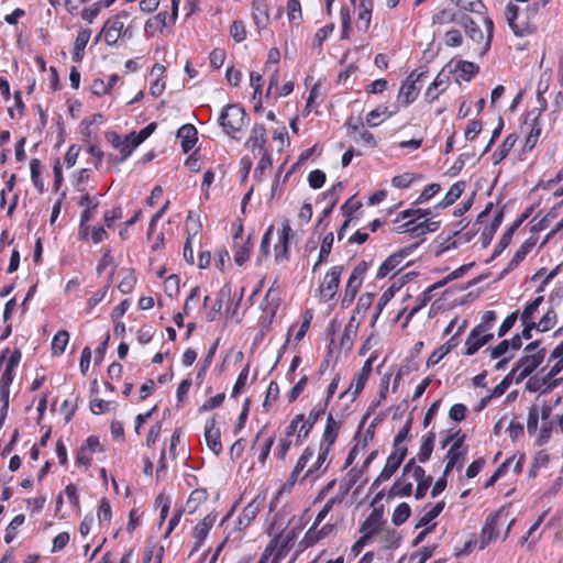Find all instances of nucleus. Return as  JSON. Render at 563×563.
<instances>
[{
  "instance_id": "obj_1",
  "label": "nucleus",
  "mask_w": 563,
  "mask_h": 563,
  "mask_svg": "<svg viewBox=\"0 0 563 563\" xmlns=\"http://www.w3.org/2000/svg\"><path fill=\"white\" fill-rule=\"evenodd\" d=\"M267 533L273 537L266 545L258 563H279L288 552L289 545L297 538V532L292 529L287 531V525L277 526V520L272 521Z\"/></svg>"
},
{
  "instance_id": "obj_2",
  "label": "nucleus",
  "mask_w": 563,
  "mask_h": 563,
  "mask_svg": "<svg viewBox=\"0 0 563 563\" xmlns=\"http://www.w3.org/2000/svg\"><path fill=\"white\" fill-rule=\"evenodd\" d=\"M485 31H483L475 21L468 15H461L460 27H462L472 42V49L479 55H484L490 47L494 23L492 19H483Z\"/></svg>"
},
{
  "instance_id": "obj_3",
  "label": "nucleus",
  "mask_w": 563,
  "mask_h": 563,
  "mask_svg": "<svg viewBox=\"0 0 563 563\" xmlns=\"http://www.w3.org/2000/svg\"><path fill=\"white\" fill-rule=\"evenodd\" d=\"M540 341H533L525 347V355L519 358L512 372L520 371L516 377V383H521L536 368L540 366L545 356V349L538 350Z\"/></svg>"
},
{
  "instance_id": "obj_4",
  "label": "nucleus",
  "mask_w": 563,
  "mask_h": 563,
  "mask_svg": "<svg viewBox=\"0 0 563 563\" xmlns=\"http://www.w3.org/2000/svg\"><path fill=\"white\" fill-rule=\"evenodd\" d=\"M218 122L228 135L235 137L234 134L242 131L249 119L242 107L229 104L222 109Z\"/></svg>"
},
{
  "instance_id": "obj_5",
  "label": "nucleus",
  "mask_w": 563,
  "mask_h": 563,
  "mask_svg": "<svg viewBox=\"0 0 563 563\" xmlns=\"http://www.w3.org/2000/svg\"><path fill=\"white\" fill-rule=\"evenodd\" d=\"M129 18V13L126 11H122L120 14L115 15L112 19H109L103 29L102 34L104 36V41L109 46H113L118 43V41L128 35L131 37V33L129 32V27L125 26V20Z\"/></svg>"
},
{
  "instance_id": "obj_6",
  "label": "nucleus",
  "mask_w": 563,
  "mask_h": 563,
  "mask_svg": "<svg viewBox=\"0 0 563 563\" xmlns=\"http://www.w3.org/2000/svg\"><path fill=\"white\" fill-rule=\"evenodd\" d=\"M343 272L342 265L332 266L324 275L322 283L319 286V297L323 301L331 300L338 291L341 275Z\"/></svg>"
},
{
  "instance_id": "obj_7",
  "label": "nucleus",
  "mask_w": 563,
  "mask_h": 563,
  "mask_svg": "<svg viewBox=\"0 0 563 563\" xmlns=\"http://www.w3.org/2000/svg\"><path fill=\"white\" fill-rule=\"evenodd\" d=\"M408 449H397L387 457L384 468L372 484V489L378 487L382 483L387 482L397 472L401 463L407 456Z\"/></svg>"
},
{
  "instance_id": "obj_8",
  "label": "nucleus",
  "mask_w": 563,
  "mask_h": 563,
  "mask_svg": "<svg viewBox=\"0 0 563 563\" xmlns=\"http://www.w3.org/2000/svg\"><path fill=\"white\" fill-rule=\"evenodd\" d=\"M430 213L431 212L429 210H405L400 213V217L402 219H407L412 214H417V218L416 220L405 222L400 228L402 229L404 232H411L416 233L417 235L423 234L427 231H432L433 229L429 228L427 218Z\"/></svg>"
},
{
  "instance_id": "obj_9",
  "label": "nucleus",
  "mask_w": 563,
  "mask_h": 563,
  "mask_svg": "<svg viewBox=\"0 0 563 563\" xmlns=\"http://www.w3.org/2000/svg\"><path fill=\"white\" fill-rule=\"evenodd\" d=\"M423 76L424 73H417L415 70L402 82L398 92V100L405 106L412 103L418 97L421 89V85H418V82Z\"/></svg>"
},
{
  "instance_id": "obj_10",
  "label": "nucleus",
  "mask_w": 563,
  "mask_h": 563,
  "mask_svg": "<svg viewBox=\"0 0 563 563\" xmlns=\"http://www.w3.org/2000/svg\"><path fill=\"white\" fill-rule=\"evenodd\" d=\"M266 501V496L264 494H258L250 501L243 509L242 514L239 516L236 521V528L239 530H243L247 528L251 522L256 518L258 512L262 510Z\"/></svg>"
},
{
  "instance_id": "obj_11",
  "label": "nucleus",
  "mask_w": 563,
  "mask_h": 563,
  "mask_svg": "<svg viewBox=\"0 0 563 563\" xmlns=\"http://www.w3.org/2000/svg\"><path fill=\"white\" fill-rule=\"evenodd\" d=\"M367 271V264L365 262L360 263L350 275L345 289H344V297L343 302L351 303L358 289L361 288L363 284V279L365 276V273Z\"/></svg>"
},
{
  "instance_id": "obj_12",
  "label": "nucleus",
  "mask_w": 563,
  "mask_h": 563,
  "mask_svg": "<svg viewBox=\"0 0 563 563\" xmlns=\"http://www.w3.org/2000/svg\"><path fill=\"white\" fill-rule=\"evenodd\" d=\"M506 518L501 512H496L486 519L481 533V549H484L487 544L497 539L498 528L504 526Z\"/></svg>"
},
{
  "instance_id": "obj_13",
  "label": "nucleus",
  "mask_w": 563,
  "mask_h": 563,
  "mask_svg": "<svg viewBox=\"0 0 563 563\" xmlns=\"http://www.w3.org/2000/svg\"><path fill=\"white\" fill-rule=\"evenodd\" d=\"M505 16L515 35L523 36L532 32L531 25L519 15V7L509 2L505 10Z\"/></svg>"
},
{
  "instance_id": "obj_14",
  "label": "nucleus",
  "mask_w": 563,
  "mask_h": 563,
  "mask_svg": "<svg viewBox=\"0 0 563 563\" xmlns=\"http://www.w3.org/2000/svg\"><path fill=\"white\" fill-rule=\"evenodd\" d=\"M493 338L494 334L485 332L483 327H475L465 341V354L468 356L474 355L482 346L490 342Z\"/></svg>"
},
{
  "instance_id": "obj_15",
  "label": "nucleus",
  "mask_w": 563,
  "mask_h": 563,
  "mask_svg": "<svg viewBox=\"0 0 563 563\" xmlns=\"http://www.w3.org/2000/svg\"><path fill=\"white\" fill-rule=\"evenodd\" d=\"M383 515L378 510H373L372 514L363 521L360 528V532L363 537L371 540L375 534L383 531L384 526Z\"/></svg>"
},
{
  "instance_id": "obj_16",
  "label": "nucleus",
  "mask_w": 563,
  "mask_h": 563,
  "mask_svg": "<svg viewBox=\"0 0 563 563\" xmlns=\"http://www.w3.org/2000/svg\"><path fill=\"white\" fill-rule=\"evenodd\" d=\"M407 251H399L388 256L383 264L379 266L377 272V278H384L390 273H397L402 268V262L408 256Z\"/></svg>"
},
{
  "instance_id": "obj_17",
  "label": "nucleus",
  "mask_w": 563,
  "mask_h": 563,
  "mask_svg": "<svg viewBox=\"0 0 563 563\" xmlns=\"http://www.w3.org/2000/svg\"><path fill=\"white\" fill-rule=\"evenodd\" d=\"M291 228L288 220H285L282 225V233L278 243L275 245V261L283 262L289 258V238L291 235Z\"/></svg>"
},
{
  "instance_id": "obj_18",
  "label": "nucleus",
  "mask_w": 563,
  "mask_h": 563,
  "mask_svg": "<svg viewBox=\"0 0 563 563\" xmlns=\"http://www.w3.org/2000/svg\"><path fill=\"white\" fill-rule=\"evenodd\" d=\"M279 305H280L279 294L276 289L271 287L267 290V292L261 303V309L265 314L264 318H265L266 322L272 323L273 319L276 316Z\"/></svg>"
},
{
  "instance_id": "obj_19",
  "label": "nucleus",
  "mask_w": 563,
  "mask_h": 563,
  "mask_svg": "<svg viewBox=\"0 0 563 563\" xmlns=\"http://www.w3.org/2000/svg\"><path fill=\"white\" fill-rule=\"evenodd\" d=\"M205 438L208 448L216 454L219 455L222 451V444L220 441V430L216 427V420L210 419L207 421L205 427Z\"/></svg>"
},
{
  "instance_id": "obj_20",
  "label": "nucleus",
  "mask_w": 563,
  "mask_h": 563,
  "mask_svg": "<svg viewBox=\"0 0 563 563\" xmlns=\"http://www.w3.org/2000/svg\"><path fill=\"white\" fill-rule=\"evenodd\" d=\"M274 13L275 11L269 12L266 0H253V19L258 29H265L271 15L274 18Z\"/></svg>"
},
{
  "instance_id": "obj_21",
  "label": "nucleus",
  "mask_w": 563,
  "mask_h": 563,
  "mask_svg": "<svg viewBox=\"0 0 563 563\" xmlns=\"http://www.w3.org/2000/svg\"><path fill=\"white\" fill-rule=\"evenodd\" d=\"M325 408H327V402H324L323 405L319 404L314 408H312V410L309 412V416H308L307 420H305L302 418V424L299 428V433L297 435L298 440H302V439H306L308 437V434H309L310 430L312 429L313 424L324 413Z\"/></svg>"
},
{
  "instance_id": "obj_22",
  "label": "nucleus",
  "mask_w": 563,
  "mask_h": 563,
  "mask_svg": "<svg viewBox=\"0 0 563 563\" xmlns=\"http://www.w3.org/2000/svg\"><path fill=\"white\" fill-rule=\"evenodd\" d=\"M216 522V515L209 514L207 515L202 521L198 522L194 528L192 536L196 539L195 550H197L202 542L206 540L209 531L213 527Z\"/></svg>"
},
{
  "instance_id": "obj_23",
  "label": "nucleus",
  "mask_w": 563,
  "mask_h": 563,
  "mask_svg": "<svg viewBox=\"0 0 563 563\" xmlns=\"http://www.w3.org/2000/svg\"><path fill=\"white\" fill-rule=\"evenodd\" d=\"M78 203L80 207L85 208L80 214V229L82 231L85 229V223L92 219V212L99 206L100 201L98 197L91 198L88 194H85L81 196Z\"/></svg>"
},
{
  "instance_id": "obj_24",
  "label": "nucleus",
  "mask_w": 563,
  "mask_h": 563,
  "mask_svg": "<svg viewBox=\"0 0 563 563\" xmlns=\"http://www.w3.org/2000/svg\"><path fill=\"white\" fill-rule=\"evenodd\" d=\"M177 137L181 140V148L187 153L197 142V129L192 124H184L179 128Z\"/></svg>"
},
{
  "instance_id": "obj_25",
  "label": "nucleus",
  "mask_w": 563,
  "mask_h": 563,
  "mask_svg": "<svg viewBox=\"0 0 563 563\" xmlns=\"http://www.w3.org/2000/svg\"><path fill=\"white\" fill-rule=\"evenodd\" d=\"M266 143V129L263 124H255L251 131V135L246 141V146H250L252 151L258 150L260 153L264 151Z\"/></svg>"
},
{
  "instance_id": "obj_26",
  "label": "nucleus",
  "mask_w": 563,
  "mask_h": 563,
  "mask_svg": "<svg viewBox=\"0 0 563 563\" xmlns=\"http://www.w3.org/2000/svg\"><path fill=\"white\" fill-rule=\"evenodd\" d=\"M372 9H373L372 0H360L357 29L362 32H366L369 27L371 18H372Z\"/></svg>"
},
{
  "instance_id": "obj_27",
  "label": "nucleus",
  "mask_w": 563,
  "mask_h": 563,
  "mask_svg": "<svg viewBox=\"0 0 563 563\" xmlns=\"http://www.w3.org/2000/svg\"><path fill=\"white\" fill-rule=\"evenodd\" d=\"M534 242L531 239L523 242L510 260L508 266L503 271L501 275H506L515 267H517L526 258L527 254L532 250Z\"/></svg>"
},
{
  "instance_id": "obj_28",
  "label": "nucleus",
  "mask_w": 563,
  "mask_h": 563,
  "mask_svg": "<svg viewBox=\"0 0 563 563\" xmlns=\"http://www.w3.org/2000/svg\"><path fill=\"white\" fill-rule=\"evenodd\" d=\"M461 13H456L450 9H443L433 14L432 16V24L433 25H448V24H454L456 26H460V19Z\"/></svg>"
},
{
  "instance_id": "obj_29",
  "label": "nucleus",
  "mask_w": 563,
  "mask_h": 563,
  "mask_svg": "<svg viewBox=\"0 0 563 563\" xmlns=\"http://www.w3.org/2000/svg\"><path fill=\"white\" fill-rule=\"evenodd\" d=\"M339 430H340V423L334 420L332 415H329L327 418L321 444L329 445V449L331 450V446L333 445V443L336 440Z\"/></svg>"
},
{
  "instance_id": "obj_30",
  "label": "nucleus",
  "mask_w": 563,
  "mask_h": 563,
  "mask_svg": "<svg viewBox=\"0 0 563 563\" xmlns=\"http://www.w3.org/2000/svg\"><path fill=\"white\" fill-rule=\"evenodd\" d=\"M333 241H334V235L332 232H329L322 240V243L320 245V250H319V255H318V260L317 262L314 263V265L312 266V272L314 273L318 267L325 263L329 258V255L331 253V250H332V245H333Z\"/></svg>"
},
{
  "instance_id": "obj_31",
  "label": "nucleus",
  "mask_w": 563,
  "mask_h": 563,
  "mask_svg": "<svg viewBox=\"0 0 563 563\" xmlns=\"http://www.w3.org/2000/svg\"><path fill=\"white\" fill-rule=\"evenodd\" d=\"M91 32L89 30H82L78 32L75 43H74V53L73 58L76 62H80L84 56L85 47L87 46Z\"/></svg>"
},
{
  "instance_id": "obj_32",
  "label": "nucleus",
  "mask_w": 563,
  "mask_h": 563,
  "mask_svg": "<svg viewBox=\"0 0 563 563\" xmlns=\"http://www.w3.org/2000/svg\"><path fill=\"white\" fill-rule=\"evenodd\" d=\"M208 498V493L205 488H197L192 490L186 503V510L189 514H194L199 506L205 503Z\"/></svg>"
},
{
  "instance_id": "obj_33",
  "label": "nucleus",
  "mask_w": 563,
  "mask_h": 563,
  "mask_svg": "<svg viewBox=\"0 0 563 563\" xmlns=\"http://www.w3.org/2000/svg\"><path fill=\"white\" fill-rule=\"evenodd\" d=\"M467 454V448H461V441L459 443H452L448 450L445 459L457 464V468H461L464 464L465 456Z\"/></svg>"
},
{
  "instance_id": "obj_34",
  "label": "nucleus",
  "mask_w": 563,
  "mask_h": 563,
  "mask_svg": "<svg viewBox=\"0 0 563 563\" xmlns=\"http://www.w3.org/2000/svg\"><path fill=\"white\" fill-rule=\"evenodd\" d=\"M516 141H517V137L514 134H509L503 141V143L499 145V147L493 155L494 164H498L499 162H501L504 158L507 157V155L509 154L511 148L515 146Z\"/></svg>"
},
{
  "instance_id": "obj_35",
  "label": "nucleus",
  "mask_w": 563,
  "mask_h": 563,
  "mask_svg": "<svg viewBox=\"0 0 563 563\" xmlns=\"http://www.w3.org/2000/svg\"><path fill=\"white\" fill-rule=\"evenodd\" d=\"M434 440L435 433L432 431L427 437H424L418 453V461L420 463H426L430 459L433 452Z\"/></svg>"
},
{
  "instance_id": "obj_36",
  "label": "nucleus",
  "mask_w": 563,
  "mask_h": 563,
  "mask_svg": "<svg viewBox=\"0 0 563 563\" xmlns=\"http://www.w3.org/2000/svg\"><path fill=\"white\" fill-rule=\"evenodd\" d=\"M412 493V484L410 482H406L404 479V477L401 476V478L397 479L393 486L390 487L389 492H388V496L389 497H396V496H400V497H408L410 496Z\"/></svg>"
},
{
  "instance_id": "obj_37",
  "label": "nucleus",
  "mask_w": 563,
  "mask_h": 563,
  "mask_svg": "<svg viewBox=\"0 0 563 563\" xmlns=\"http://www.w3.org/2000/svg\"><path fill=\"white\" fill-rule=\"evenodd\" d=\"M464 189H465V183L457 181V183L453 184L452 187L450 188V190L446 192L443 200L440 202V206L443 208H446V207L451 206L452 203H454L461 197Z\"/></svg>"
},
{
  "instance_id": "obj_38",
  "label": "nucleus",
  "mask_w": 563,
  "mask_h": 563,
  "mask_svg": "<svg viewBox=\"0 0 563 563\" xmlns=\"http://www.w3.org/2000/svg\"><path fill=\"white\" fill-rule=\"evenodd\" d=\"M444 501H439L421 516L416 528L428 526L433 519H435L444 508Z\"/></svg>"
},
{
  "instance_id": "obj_39",
  "label": "nucleus",
  "mask_w": 563,
  "mask_h": 563,
  "mask_svg": "<svg viewBox=\"0 0 563 563\" xmlns=\"http://www.w3.org/2000/svg\"><path fill=\"white\" fill-rule=\"evenodd\" d=\"M252 246H253V244L251 242L250 236L242 244H236V250L234 253V262L239 266H242L249 260Z\"/></svg>"
},
{
  "instance_id": "obj_40",
  "label": "nucleus",
  "mask_w": 563,
  "mask_h": 563,
  "mask_svg": "<svg viewBox=\"0 0 563 563\" xmlns=\"http://www.w3.org/2000/svg\"><path fill=\"white\" fill-rule=\"evenodd\" d=\"M455 69L460 73V76L464 80L468 81L478 73L479 68H478L477 65H475L472 62L460 60L456 64V68Z\"/></svg>"
},
{
  "instance_id": "obj_41",
  "label": "nucleus",
  "mask_w": 563,
  "mask_h": 563,
  "mask_svg": "<svg viewBox=\"0 0 563 563\" xmlns=\"http://www.w3.org/2000/svg\"><path fill=\"white\" fill-rule=\"evenodd\" d=\"M394 114V112L388 111L387 106H378L376 109L372 110L366 115V123L371 126H377L382 121L378 119L383 115L389 118Z\"/></svg>"
},
{
  "instance_id": "obj_42",
  "label": "nucleus",
  "mask_w": 563,
  "mask_h": 563,
  "mask_svg": "<svg viewBox=\"0 0 563 563\" xmlns=\"http://www.w3.org/2000/svg\"><path fill=\"white\" fill-rule=\"evenodd\" d=\"M69 341V333L66 330L58 331L52 341V350L54 354L64 353L66 345Z\"/></svg>"
},
{
  "instance_id": "obj_43",
  "label": "nucleus",
  "mask_w": 563,
  "mask_h": 563,
  "mask_svg": "<svg viewBox=\"0 0 563 563\" xmlns=\"http://www.w3.org/2000/svg\"><path fill=\"white\" fill-rule=\"evenodd\" d=\"M411 508L407 503L399 504L393 512L391 521L395 526H400L410 517Z\"/></svg>"
},
{
  "instance_id": "obj_44",
  "label": "nucleus",
  "mask_w": 563,
  "mask_h": 563,
  "mask_svg": "<svg viewBox=\"0 0 563 563\" xmlns=\"http://www.w3.org/2000/svg\"><path fill=\"white\" fill-rule=\"evenodd\" d=\"M443 43L449 47H459L463 44V35L461 30L452 27L443 35Z\"/></svg>"
},
{
  "instance_id": "obj_45",
  "label": "nucleus",
  "mask_w": 563,
  "mask_h": 563,
  "mask_svg": "<svg viewBox=\"0 0 563 563\" xmlns=\"http://www.w3.org/2000/svg\"><path fill=\"white\" fill-rule=\"evenodd\" d=\"M556 323V312L553 309H549L537 324V330L540 332H547L551 330Z\"/></svg>"
},
{
  "instance_id": "obj_46",
  "label": "nucleus",
  "mask_w": 563,
  "mask_h": 563,
  "mask_svg": "<svg viewBox=\"0 0 563 563\" xmlns=\"http://www.w3.org/2000/svg\"><path fill=\"white\" fill-rule=\"evenodd\" d=\"M503 217H504V211L503 210H499L496 216L494 217V220L490 224L489 228H486L483 233H482V238L484 240V244H488L495 232L497 231V229L499 228L501 221H503Z\"/></svg>"
},
{
  "instance_id": "obj_47",
  "label": "nucleus",
  "mask_w": 563,
  "mask_h": 563,
  "mask_svg": "<svg viewBox=\"0 0 563 563\" xmlns=\"http://www.w3.org/2000/svg\"><path fill=\"white\" fill-rule=\"evenodd\" d=\"M368 380L367 377H365L364 375H362L361 373H358L356 375V377L352 380V383L350 384V387L347 390H345L341 397H343L345 394H352V400H354L357 395L363 390L366 382Z\"/></svg>"
},
{
  "instance_id": "obj_48",
  "label": "nucleus",
  "mask_w": 563,
  "mask_h": 563,
  "mask_svg": "<svg viewBox=\"0 0 563 563\" xmlns=\"http://www.w3.org/2000/svg\"><path fill=\"white\" fill-rule=\"evenodd\" d=\"M542 301H543V297L539 296L534 300H532L530 303H528L521 313V322L533 321L534 313L538 311Z\"/></svg>"
},
{
  "instance_id": "obj_49",
  "label": "nucleus",
  "mask_w": 563,
  "mask_h": 563,
  "mask_svg": "<svg viewBox=\"0 0 563 563\" xmlns=\"http://www.w3.org/2000/svg\"><path fill=\"white\" fill-rule=\"evenodd\" d=\"M24 519H25L24 515H18L11 520V522L9 523V526L5 529V534H4L5 543L9 544L15 539V531L19 527H21L23 525Z\"/></svg>"
},
{
  "instance_id": "obj_50",
  "label": "nucleus",
  "mask_w": 563,
  "mask_h": 563,
  "mask_svg": "<svg viewBox=\"0 0 563 563\" xmlns=\"http://www.w3.org/2000/svg\"><path fill=\"white\" fill-rule=\"evenodd\" d=\"M457 8L464 11L479 13L484 8L482 0H451Z\"/></svg>"
},
{
  "instance_id": "obj_51",
  "label": "nucleus",
  "mask_w": 563,
  "mask_h": 563,
  "mask_svg": "<svg viewBox=\"0 0 563 563\" xmlns=\"http://www.w3.org/2000/svg\"><path fill=\"white\" fill-rule=\"evenodd\" d=\"M354 319H351V321L345 325L341 344L342 346H351L353 343L354 338L356 336L357 332V325L354 324Z\"/></svg>"
},
{
  "instance_id": "obj_52",
  "label": "nucleus",
  "mask_w": 563,
  "mask_h": 563,
  "mask_svg": "<svg viewBox=\"0 0 563 563\" xmlns=\"http://www.w3.org/2000/svg\"><path fill=\"white\" fill-rule=\"evenodd\" d=\"M330 449L329 445L320 444V452L314 464L307 471L306 476H309L313 472L318 471L325 463Z\"/></svg>"
},
{
  "instance_id": "obj_53",
  "label": "nucleus",
  "mask_w": 563,
  "mask_h": 563,
  "mask_svg": "<svg viewBox=\"0 0 563 563\" xmlns=\"http://www.w3.org/2000/svg\"><path fill=\"white\" fill-rule=\"evenodd\" d=\"M411 429V420H408L405 426L398 431L396 437L394 438L393 446L394 450L397 449H407L406 446H401L400 444L408 438Z\"/></svg>"
},
{
  "instance_id": "obj_54",
  "label": "nucleus",
  "mask_w": 563,
  "mask_h": 563,
  "mask_svg": "<svg viewBox=\"0 0 563 563\" xmlns=\"http://www.w3.org/2000/svg\"><path fill=\"white\" fill-rule=\"evenodd\" d=\"M325 181V174L320 169H314L309 173L308 183L309 186L313 189H319L323 186Z\"/></svg>"
},
{
  "instance_id": "obj_55",
  "label": "nucleus",
  "mask_w": 563,
  "mask_h": 563,
  "mask_svg": "<svg viewBox=\"0 0 563 563\" xmlns=\"http://www.w3.org/2000/svg\"><path fill=\"white\" fill-rule=\"evenodd\" d=\"M201 229V224L198 219H195L192 213L189 212L187 216V223H186V230H187V239L191 241L194 236L198 234V232Z\"/></svg>"
},
{
  "instance_id": "obj_56",
  "label": "nucleus",
  "mask_w": 563,
  "mask_h": 563,
  "mask_svg": "<svg viewBox=\"0 0 563 563\" xmlns=\"http://www.w3.org/2000/svg\"><path fill=\"white\" fill-rule=\"evenodd\" d=\"M539 410L536 406H532L528 412L527 430L529 434H534L538 429Z\"/></svg>"
},
{
  "instance_id": "obj_57",
  "label": "nucleus",
  "mask_w": 563,
  "mask_h": 563,
  "mask_svg": "<svg viewBox=\"0 0 563 563\" xmlns=\"http://www.w3.org/2000/svg\"><path fill=\"white\" fill-rule=\"evenodd\" d=\"M549 385V380L547 379V377H542V378H539V377H530L526 384V389L531 391V393H534V391H539V390H543L542 387H547Z\"/></svg>"
},
{
  "instance_id": "obj_58",
  "label": "nucleus",
  "mask_w": 563,
  "mask_h": 563,
  "mask_svg": "<svg viewBox=\"0 0 563 563\" xmlns=\"http://www.w3.org/2000/svg\"><path fill=\"white\" fill-rule=\"evenodd\" d=\"M273 229L274 227L271 225L262 238L258 261H261L262 258H266L269 254L271 234L273 232Z\"/></svg>"
},
{
  "instance_id": "obj_59",
  "label": "nucleus",
  "mask_w": 563,
  "mask_h": 563,
  "mask_svg": "<svg viewBox=\"0 0 563 563\" xmlns=\"http://www.w3.org/2000/svg\"><path fill=\"white\" fill-rule=\"evenodd\" d=\"M31 178L36 188L43 190V185L40 183L41 163L37 158H33L30 163Z\"/></svg>"
},
{
  "instance_id": "obj_60",
  "label": "nucleus",
  "mask_w": 563,
  "mask_h": 563,
  "mask_svg": "<svg viewBox=\"0 0 563 563\" xmlns=\"http://www.w3.org/2000/svg\"><path fill=\"white\" fill-rule=\"evenodd\" d=\"M230 34L236 42H242L246 37L245 26L241 21H234L230 27Z\"/></svg>"
},
{
  "instance_id": "obj_61",
  "label": "nucleus",
  "mask_w": 563,
  "mask_h": 563,
  "mask_svg": "<svg viewBox=\"0 0 563 563\" xmlns=\"http://www.w3.org/2000/svg\"><path fill=\"white\" fill-rule=\"evenodd\" d=\"M467 412V408L463 404H455L451 407L449 411V417L456 422H460L465 419Z\"/></svg>"
},
{
  "instance_id": "obj_62",
  "label": "nucleus",
  "mask_w": 563,
  "mask_h": 563,
  "mask_svg": "<svg viewBox=\"0 0 563 563\" xmlns=\"http://www.w3.org/2000/svg\"><path fill=\"white\" fill-rule=\"evenodd\" d=\"M288 19L290 22H296L301 16V7L298 0H288L287 2Z\"/></svg>"
},
{
  "instance_id": "obj_63",
  "label": "nucleus",
  "mask_w": 563,
  "mask_h": 563,
  "mask_svg": "<svg viewBox=\"0 0 563 563\" xmlns=\"http://www.w3.org/2000/svg\"><path fill=\"white\" fill-rule=\"evenodd\" d=\"M312 456H313V450L310 448H306L294 467L295 474H300V472L305 468L308 461H310L312 459Z\"/></svg>"
},
{
  "instance_id": "obj_64",
  "label": "nucleus",
  "mask_w": 563,
  "mask_h": 563,
  "mask_svg": "<svg viewBox=\"0 0 563 563\" xmlns=\"http://www.w3.org/2000/svg\"><path fill=\"white\" fill-rule=\"evenodd\" d=\"M210 64L213 68L218 69L220 68L225 60V52L220 48H214L209 56Z\"/></svg>"
}]
</instances>
